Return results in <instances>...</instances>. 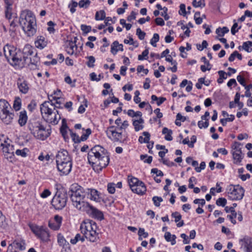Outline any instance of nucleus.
<instances>
[{
  "mask_svg": "<svg viewBox=\"0 0 252 252\" xmlns=\"http://www.w3.org/2000/svg\"><path fill=\"white\" fill-rule=\"evenodd\" d=\"M131 190L134 193L139 195H143L146 191V187L145 184L142 182H140L139 185L136 186Z\"/></svg>",
  "mask_w": 252,
  "mask_h": 252,
  "instance_id": "obj_21",
  "label": "nucleus"
},
{
  "mask_svg": "<svg viewBox=\"0 0 252 252\" xmlns=\"http://www.w3.org/2000/svg\"><path fill=\"white\" fill-rule=\"evenodd\" d=\"M7 226V223L5 221V217L3 216L0 211V227L5 228Z\"/></svg>",
  "mask_w": 252,
  "mask_h": 252,
  "instance_id": "obj_42",
  "label": "nucleus"
},
{
  "mask_svg": "<svg viewBox=\"0 0 252 252\" xmlns=\"http://www.w3.org/2000/svg\"><path fill=\"white\" fill-rule=\"evenodd\" d=\"M28 120V117L26 111H21L19 113L18 123L21 126L26 125Z\"/></svg>",
  "mask_w": 252,
  "mask_h": 252,
  "instance_id": "obj_28",
  "label": "nucleus"
},
{
  "mask_svg": "<svg viewBox=\"0 0 252 252\" xmlns=\"http://www.w3.org/2000/svg\"><path fill=\"white\" fill-rule=\"evenodd\" d=\"M0 146L2 147V152L5 158L12 162L14 158V146L6 143V142H4V143H1Z\"/></svg>",
  "mask_w": 252,
  "mask_h": 252,
  "instance_id": "obj_13",
  "label": "nucleus"
},
{
  "mask_svg": "<svg viewBox=\"0 0 252 252\" xmlns=\"http://www.w3.org/2000/svg\"><path fill=\"white\" fill-rule=\"evenodd\" d=\"M30 228L32 232L42 240L47 241L49 239V233L46 227L32 225L30 226Z\"/></svg>",
  "mask_w": 252,
  "mask_h": 252,
  "instance_id": "obj_11",
  "label": "nucleus"
},
{
  "mask_svg": "<svg viewBox=\"0 0 252 252\" xmlns=\"http://www.w3.org/2000/svg\"><path fill=\"white\" fill-rule=\"evenodd\" d=\"M138 235L143 236L144 238H147L148 236V233L145 232L144 228H140L138 231Z\"/></svg>",
  "mask_w": 252,
  "mask_h": 252,
  "instance_id": "obj_62",
  "label": "nucleus"
},
{
  "mask_svg": "<svg viewBox=\"0 0 252 252\" xmlns=\"http://www.w3.org/2000/svg\"><path fill=\"white\" fill-rule=\"evenodd\" d=\"M47 25L49 26L47 28L48 31L50 33H54L55 32L54 26L55 25V24L53 22L50 21L47 23Z\"/></svg>",
  "mask_w": 252,
  "mask_h": 252,
  "instance_id": "obj_54",
  "label": "nucleus"
},
{
  "mask_svg": "<svg viewBox=\"0 0 252 252\" xmlns=\"http://www.w3.org/2000/svg\"><path fill=\"white\" fill-rule=\"evenodd\" d=\"M11 106L5 100H0V118L6 125L10 124L14 118V113L10 112Z\"/></svg>",
  "mask_w": 252,
  "mask_h": 252,
  "instance_id": "obj_7",
  "label": "nucleus"
},
{
  "mask_svg": "<svg viewBox=\"0 0 252 252\" xmlns=\"http://www.w3.org/2000/svg\"><path fill=\"white\" fill-rule=\"evenodd\" d=\"M62 220V218L59 215H56L54 217V221L56 222V224H58L59 226L60 227L61 223Z\"/></svg>",
  "mask_w": 252,
  "mask_h": 252,
  "instance_id": "obj_63",
  "label": "nucleus"
},
{
  "mask_svg": "<svg viewBox=\"0 0 252 252\" xmlns=\"http://www.w3.org/2000/svg\"><path fill=\"white\" fill-rule=\"evenodd\" d=\"M119 46V42L118 41H115L111 45V52L113 55H116L118 51V47Z\"/></svg>",
  "mask_w": 252,
  "mask_h": 252,
  "instance_id": "obj_39",
  "label": "nucleus"
},
{
  "mask_svg": "<svg viewBox=\"0 0 252 252\" xmlns=\"http://www.w3.org/2000/svg\"><path fill=\"white\" fill-rule=\"evenodd\" d=\"M91 3L90 0H80L78 5L80 8H88Z\"/></svg>",
  "mask_w": 252,
  "mask_h": 252,
  "instance_id": "obj_38",
  "label": "nucleus"
},
{
  "mask_svg": "<svg viewBox=\"0 0 252 252\" xmlns=\"http://www.w3.org/2000/svg\"><path fill=\"white\" fill-rule=\"evenodd\" d=\"M205 167H206L205 162L204 161H202L200 163V166L196 167V168H195V170L196 172H200L201 171V170L204 169Z\"/></svg>",
  "mask_w": 252,
  "mask_h": 252,
  "instance_id": "obj_60",
  "label": "nucleus"
},
{
  "mask_svg": "<svg viewBox=\"0 0 252 252\" xmlns=\"http://www.w3.org/2000/svg\"><path fill=\"white\" fill-rule=\"evenodd\" d=\"M151 99L152 101H157V104L158 106L160 105L166 100V98L163 97L158 98L156 95H152L151 96Z\"/></svg>",
  "mask_w": 252,
  "mask_h": 252,
  "instance_id": "obj_36",
  "label": "nucleus"
},
{
  "mask_svg": "<svg viewBox=\"0 0 252 252\" xmlns=\"http://www.w3.org/2000/svg\"><path fill=\"white\" fill-rule=\"evenodd\" d=\"M17 85L21 93L26 94L28 92L29 87L28 83L23 78H19L17 81Z\"/></svg>",
  "mask_w": 252,
  "mask_h": 252,
  "instance_id": "obj_16",
  "label": "nucleus"
},
{
  "mask_svg": "<svg viewBox=\"0 0 252 252\" xmlns=\"http://www.w3.org/2000/svg\"><path fill=\"white\" fill-rule=\"evenodd\" d=\"M22 52L24 56L26 57V60L28 61L29 59L28 56L32 55L33 53V48L31 45L26 44L24 46Z\"/></svg>",
  "mask_w": 252,
  "mask_h": 252,
  "instance_id": "obj_25",
  "label": "nucleus"
},
{
  "mask_svg": "<svg viewBox=\"0 0 252 252\" xmlns=\"http://www.w3.org/2000/svg\"><path fill=\"white\" fill-rule=\"evenodd\" d=\"M51 194V192L49 191V189H46L44 190V191L41 193L40 196L42 198H46L47 197L49 196Z\"/></svg>",
  "mask_w": 252,
  "mask_h": 252,
  "instance_id": "obj_64",
  "label": "nucleus"
},
{
  "mask_svg": "<svg viewBox=\"0 0 252 252\" xmlns=\"http://www.w3.org/2000/svg\"><path fill=\"white\" fill-rule=\"evenodd\" d=\"M87 58L88 59V61L87 63V65L89 67H93L94 66V63L95 61L94 57L91 56H88Z\"/></svg>",
  "mask_w": 252,
  "mask_h": 252,
  "instance_id": "obj_43",
  "label": "nucleus"
},
{
  "mask_svg": "<svg viewBox=\"0 0 252 252\" xmlns=\"http://www.w3.org/2000/svg\"><path fill=\"white\" fill-rule=\"evenodd\" d=\"M227 202L226 199L224 198H219L216 201V204L222 207L225 206Z\"/></svg>",
  "mask_w": 252,
  "mask_h": 252,
  "instance_id": "obj_52",
  "label": "nucleus"
},
{
  "mask_svg": "<svg viewBox=\"0 0 252 252\" xmlns=\"http://www.w3.org/2000/svg\"><path fill=\"white\" fill-rule=\"evenodd\" d=\"M13 107L16 111H18L20 109L21 107V99L20 97H15Z\"/></svg>",
  "mask_w": 252,
  "mask_h": 252,
  "instance_id": "obj_35",
  "label": "nucleus"
},
{
  "mask_svg": "<svg viewBox=\"0 0 252 252\" xmlns=\"http://www.w3.org/2000/svg\"><path fill=\"white\" fill-rule=\"evenodd\" d=\"M13 247H15V249H18L20 251H23L25 249V243L23 240L20 241L15 240L12 243L9 245L8 249L9 250H11Z\"/></svg>",
  "mask_w": 252,
  "mask_h": 252,
  "instance_id": "obj_18",
  "label": "nucleus"
},
{
  "mask_svg": "<svg viewBox=\"0 0 252 252\" xmlns=\"http://www.w3.org/2000/svg\"><path fill=\"white\" fill-rule=\"evenodd\" d=\"M88 159L90 164L97 165L100 170L107 166L109 162V157L105 154V149L99 145H95L91 149L88 153Z\"/></svg>",
  "mask_w": 252,
  "mask_h": 252,
  "instance_id": "obj_2",
  "label": "nucleus"
},
{
  "mask_svg": "<svg viewBox=\"0 0 252 252\" xmlns=\"http://www.w3.org/2000/svg\"><path fill=\"white\" fill-rule=\"evenodd\" d=\"M49 101H45L41 105L40 111L43 118L50 124L57 125L61 119V116L58 110L55 111L50 107Z\"/></svg>",
  "mask_w": 252,
  "mask_h": 252,
  "instance_id": "obj_6",
  "label": "nucleus"
},
{
  "mask_svg": "<svg viewBox=\"0 0 252 252\" xmlns=\"http://www.w3.org/2000/svg\"><path fill=\"white\" fill-rule=\"evenodd\" d=\"M68 195L72 202L73 205L77 209H81L82 204L81 203H88L85 200L87 197L91 200L99 201V196L98 191L94 189H83L80 186L75 184L72 185L68 191Z\"/></svg>",
  "mask_w": 252,
  "mask_h": 252,
  "instance_id": "obj_1",
  "label": "nucleus"
},
{
  "mask_svg": "<svg viewBox=\"0 0 252 252\" xmlns=\"http://www.w3.org/2000/svg\"><path fill=\"white\" fill-rule=\"evenodd\" d=\"M48 226L50 228H51L54 230H58L60 228L59 225L56 224V222H55L54 221L52 222L51 221H49Z\"/></svg>",
  "mask_w": 252,
  "mask_h": 252,
  "instance_id": "obj_56",
  "label": "nucleus"
},
{
  "mask_svg": "<svg viewBox=\"0 0 252 252\" xmlns=\"http://www.w3.org/2000/svg\"><path fill=\"white\" fill-rule=\"evenodd\" d=\"M241 144L238 142H234L233 144L232 145V152H239V151H242L241 148H240V146Z\"/></svg>",
  "mask_w": 252,
  "mask_h": 252,
  "instance_id": "obj_41",
  "label": "nucleus"
},
{
  "mask_svg": "<svg viewBox=\"0 0 252 252\" xmlns=\"http://www.w3.org/2000/svg\"><path fill=\"white\" fill-rule=\"evenodd\" d=\"M17 48L13 46L9 45L7 44L5 45L3 47V52L5 58L7 59L8 61H9V59L11 58H13L15 56V53L16 52Z\"/></svg>",
  "mask_w": 252,
  "mask_h": 252,
  "instance_id": "obj_15",
  "label": "nucleus"
},
{
  "mask_svg": "<svg viewBox=\"0 0 252 252\" xmlns=\"http://www.w3.org/2000/svg\"><path fill=\"white\" fill-rule=\"evenodd\" d=\"M164 238L167 242H171L172 245L176 244V236L175 235H172L170 232H166L164 234Z\"/></svg>",
  "mask_w": 252,
  "mask_h": 252,
  "instance_id": "obj_32",
  "label": "nucleus"
},
{
  "mask_svg": "<svg viewBox=\"0 0 252 252\" xmlns=\"http://www.w3.org/2000/svg\"><path fill=\"white\" fill-rule=\"evenodd\" d=\"M208 119H207L205 122H203L202 121H200L198 122V126L200 128H207L209 126V122Z\"/></svg>",
  "mask_w": 252,
  "mask_h": 252,
  "instance_id": "obj_50",
  "label": "nucleus"
},
{
  "mask_svg": "<svg viewBox=\"0 0 252 252\" xmlns=\"http://www.w3.org/2000/svg\"><path fill=\"white\" fill-rule=\"evenodd\" d=\"M179 13L184 16H186L187 14V11L186 10V5L185 4L182 3L180 5V10Z\"/></svg>",
  "mask_w": 252,
  "mask_h": 252,
  "instance_id": "obj_51",
  "label": "nucleus"
},
{
  "mask_svg": "<svg viewBox=\"0 0 252 252\" xmlns=\"http://www.w3.org/2000/svg\"><path fill=\"white\" fill-rule=\"evenodd\" d=\"M28 127L35 137L42 140L46 139L51 134V128L46 129L36 119H31L28 123Z\"/></svg>",
  "mask_w": 252,
  "mask_h": 252,
  "instance_id": "obj_4",
  "label": "nucleus"
},
{
  "mask_svg": "<svg viewBox=\"0 0 252 252\" xmlns=\"http://www.w3.org/2000/svg\"><path fill=\"white\" fill-rule=\"evenodd\" d=\"M228 32L229 29L226 27H223L222 28H219L217 29L216 32L219 36H223L224 34Z\"/></svg>",
  "mask_w": 252,
  "mask_h": 252,
  "instance_id": "obj_34",
  "label": "nucleus"
},
{
  "mask_svg": "<svg viewBox=\"0 0 252 252\" xmlns=\"http://www.w3.org/2000/svg\"><path fill=\"white\" fill-rule=\"evenodd\" d=\"M26 150V149H24L22 150L18 149L16 151L15 153L17 156H21L22 157H26L27 156V153L25 152V150Z\"/></svg>",
  "mask_w": 252,
  "mask_h": 252,
  "instance_id": "obj_58",
  "label": "nucleus"
},
{
  "mask_svg": "<svg viewBox=\"0 0 252 252\" xmlns=\"http://www.w3.org/2000/svg\"><path fill=\"white\" fill-rule=\"evenodd\" d=\"M232 154L235 164H239L242 161L244 156L242 151H239V152H232Z\"/></svg>",
  "mask_w": 252,
  "mask_h": 252,
  "instance_id": "obj_27",
  "label": "nucleus"
},
{
  "mask_svg": "<svg viewBox=\"0 0 252 252\" xmlns=\"http://www.w3.org/2000/svg\"><path fill=\"white\" fill-rule=\"evenodd\" d=\"M81 204L82 207L78 209L79 210L86 212L92 217L98 220H101L104 219L103 214L101 211L91 205L89 203L82 202Z\"/></svg>",
  "mask_w": 252,
  "mask_h": 252,
  "instance_id": "obj_9",
  "label": "nucleus"
},
{
  "mask_svg": "<svg viewBox=\"0 0 252 252\" xmlns=\"http://www.w3.org/2000/svg\"><path fill=\"white\" fill-rule=\"evenodd\" d=\"M237 206L236 203H233L232 206L230 207H228V206H226L225 207V211L226 213L231 212L232 215L233 216L234 218H236L237 213L235 211L234 208Z\"/></svg>",
  "mask_w": 252,
  "mask_h": 252,
  "instance_id": "obj_33",
  "label": "nucleus"
},
{
  "mask_svg": "<svg viewBox=\"0 0 252 252\" xmlns=\"http://www.w3.org/2000/svg\"><path fill=\"white\" fill-rule=\"evenodd\" d=\"M152 200L154 202V205L156 207H159L160 206V202L163 201V199L161 197L155 196L153 197Z\"/></svg>",
  "mask_w": 252,
  "mask_h": 252,
  "instance_id": "obj_45",
  "label": "nucleus"
},
{
  "mask_svg": "<svg viewBox=\"0 0 252 252\" xmlns=\"http://www.w3.org/2000/svg\"><path fill=\"white\" fill-rule=\"evenodd\" d=\"M163 11L161 12V15L164 17L165 20H168L169 19V16L168 15L167 13L168 11L167 8L166 7H163Z\"/></svg>",
  "mask_w": 252,
  "mask_h": 252,
  "instance_id": "obj_61",
  "label": "nucleus"
},
{
  "mask_svg": "<svg viewBox=\"0 0 252 252\" xmlns=\"http://www.w3.org/2000/svg\"><path fill=\"white\" fill-rule=\"evenodd\" d=\"M47 44V41L45 40L44 37L42 36H38L37 40L35 41V46L40 49H42L46 47Z\"/></svg>",
  "mask_w": 252,
  "mask_h": 252,
  "instance_id": "obj_24",
  "label": "nucleus"
},
{
  "mask_svg": "<svg viewBox=\"0 0 252 252\" xmlns=\"http://www.w3.org/2000/svg\"><path fill=\"white\" fill-rule=\"evenodd\" d=\"M245 189L239 185L237 186L231 185L228 191L229 198L232 200H241L244 195Z\"/></svg>",
  "mask_w": 252,
  "mask_h": 252,
  "instance_id": "obj_10",
  "label": "nucleus"
},
{
  "mask_svg": "<svg viewBox=\"0 0 252 252\" xmlns=\"http://www.w3.org/2000/svg\"><path fill=\"white\" fill-rule=\"evenodd\" d=\"M67 199L66 191H57L51 201V204L55 209L61 210L65 206Z\"/></svg>",
  "mask_w": 252,
  "mask_h": 252,
  "instance_id": "obj_8",
  "label": "nucleus"
},
{
  "mask_svg": "<svg viewBox=\"0 0 252 252\" xmlns=\"http://www.w3.org/2000/svg\"><path fill=\"white\" fill-rule=\"evenodd\" d=\"M81 29L85 34H87L92 30V27L90 26H87L86 25H81Z\"/></svg>",
  "mask_w": 252,
  "mask_h": 252,
  "instance_id": "obj_53",
  "label": "nucleus"
},
{
  "mask_svg": "<svg viewBox=\"0 0 252 252\" xmlns=\"http://www.w3.org/2000/svg\"><path fill=\"white\" fill-rule=\"evenodd\" d=\"M64 158H67V159H68V153L66 150L63 149L59 151L56 156L57 164L63 163V161H61L62 159Z\"/></svg>",
  "mask_w": 252,
  "mask_h": 252,
  "instance_id": "obj_23",
  "label": "nucleus"
},
{
  "mask_svg": "<svg viewBox=\"0 0 252 252\" xmlns=\"http://www.w3.org/2000/svg\"><path fill=\"white\" fill-rule=\"evenodd\" d=\"M159 36L158 34L154 33L153 38L151 39L150 43L152 46L156 47H157V42L159 41Z\"/></svg>",
  "mask_w": 252,
  "mask_h": 252,
  "instance_id": "obj_40",
  "label": "nucleus"
},
{
  "mask_svg": "<svg viewBox=\"0 0 252 252\" xmlns=\"http://www.w3.org/2000/svg\"><path fill=\"white\" fill-rule=\"evenodd\" d=\"M132 124L134 127V129L136 131H138L144 128V126L140 125L135 121V120H132Z\"/></svg>",
  "mask_w": 252,
  "mask_h": 252,
  "instance_id": "obj_48",
  "label": "nucleus"
},
{
  "mask_svg": "<svg viewBox=\"0 0 252 252\" xmlns=\"http://www.w3.org/2000/svg\"><path fill=\"white\" fill-rule=\"evenodd\" d=\"M14 55L13 58H12V65L24 66L28 63L20 49L17 48Z\"/></svg>",
  "mask_w": 252,
  "mask_h": 252,
  "instance_id": "obj_12",
  "label": "nucleus"
},
{
  "mask_svg": "<svg viewBox=\"0 0 252 252\" xmlns=\"http://www.w3.org/2000/svg\"><path fill=\"white\" fill-rule=\"evenodd\" d=\"M81 232L85 237L91 242H94L98 239L96 223L93 220L84 221L80 225Z\"/></svg>",
  "mask_w": 252,
  "mask_h": 252,
  "instance_id": "obj_5",
  "label": "nucleus"
},
{
  "mask_svg": "<svg viewBox=\"0 0 252 252\" xmlns=\"http://www.w3.org/2000/svg\"><path fill=\"white\" fill-rule=\"evenodd\" d=\"M128 182L129 184V186L131 189V190L133 189L136 186L139 185L140 182H142V181H139L137 178L131 177L130 178V176H128Z\"/></svg>",
  "mask_w": 252,
  "mask_h": 252,
  "instance_id": "obj_29",
  "label": "nucleus"
},
{
  "mask_svg": "<svg viewBox=\"0 0 252 252\" xmlns=\"http://www.w3.org/2000/svg\"><path fill=\"white\" fill-rule=\"evenodd\" d=\"M66 51L69 55H73L77 49V46L76 44V40H67L65 43Z\"/></svg>",
  "mask_w": 252,
  "mask_h": 252,
  "instance_id": "obj_17",
  "label": "nucleus"
},
{
  "mask_svg": "<svg viewBox=\"0 0 252 252\" xmlns=\"http://www.w3.org/2000/svg\"><path fill=\"white\" fill-rule=\"evenodd\" d=\"M39 60V58L37 57V54L36 53V54L33 57V59H32L31 58L30 59V62L28 61V63H27V64H29L31 63V64H33L35 65H37V63H38Z\"/></svg>",
  "mask_w": 252,
  "mask_h": 252,
  "instance_id": "obj_47",
  "label": "nucleus"
},
{
  "mask_svg": "<svg viewBox=\"0 0 252 252\" xmlns=\"http://www.w3.org/2000/svg\"><path fill=\"white\" fill-rule=\"evenodd\" d=\"M69 131H70V136L72 139V140L75 143H80V137H79V136L77 135L76 133H73L72 130L71 129H69Z\"/></svg>",
  "mask_w": 252,
  "mask_h": 252,
  "instance_id": "obj_46",
  "label": "nucleus"
},
{
  "mask_svg": "<svg viewBox=\"0 0 252 252\" xmlns=\"http://www.w3.org/2000/svg\"><path fill=\"white\" fill-rule=\"evenodd\" d=\"M243 243L242 245L246 249V252H252V239L245 237L240 240Z\"/></svg>",
  "mask_w": 252,
  "mask_h": 252,
  "instance_id": "obj_20",
  "label": "nucleus"
},
{
  "mask_svg": "<svg viewBox=\"0 0 252 252\" xmlns=\"http://www.w3.org/2000/svg\"><path fill=\"white\" fill-rule=\"evenodd\" d=\"M162 133L163 134L165 135L164 138L166 140L171 141L173 139L172 136L173 132L171 129H169L167 127H164L162 129Z\"/></svg>",
  "mask_w": 252,
  "mask_h": 252,
  "instance_id": "obj_30",
  "label": "nucleus"
},
{
  "mask_svg": "<svg viewBox=\"0 0 252 252\" xmlns=\"http://www.w3.org/2000/svg\"><path fill=\"white\" fill-rule=\"evenodd\" d=\"M142 134L145 137L144 138L143 136H140L138 139L139 142L140 143H149L150 139V134L148 132L144 131L142 133Z\"/></svg>",
  "mask_w": 252,
  "mask_h": 252,
  "instance_id": "obj_31",
  "label": "nucleus"
},
{
  "mask_svg": "<svg viewBox=\"0 0 252 252\" xmlns=\"http://www.w3.org/2000/svg\"><path fill=\"white\" fill-rule=\"evenodd\" d=\"M95 19L96 20H102L105 19V25L108 26L109 24V21H112V18L110 17H105V12L104 10H101L97 11L95 13Z\"/></svg>",
  "mask_w": 252,
  "mask_h": 252,
  "instance_id": "obj_19",
  "label": "nucleus"
},
{
  "mask_svg": "<svg viewBox=\"0 0 252 252\" xmlns=\"http://www.w3.org/2000/svg\"><path fill=\"white\" fill-rule=\"evenodd\" d=\"M91 134V130L90 128H88L86 130V133H84L82 135L81 137L80 138V140L81 141H84L86 140L89 136Z\"/></svg>",
  "mask_w": 252,
  "mask_h": 252,
  "instance_id": "obj_44",
  "label": "nucleus"
},
{
  "mask_svg": "<svg viewBox=\"0 0 252 252\" xmlns=\"http://www.w3.org/2000/svg\"><path fill=\"white\" fill-rule=\"evenodd\" d=\"M19 23L23 31L29 36H32L35 33L36 19L31 11L27 9L22 11L19 20Z\"/></svg>",
  "mask_w": 252,
  "mask_h": 252,
  "instance_id": "obj_3",
  "label": "nucleus"
},
{
  "mask_svg": "<svg viewBox=\"0 0 252 252\" xmlns=\"http://www.w3.org/2000/svg\"><path fill=\"white\" fill-rule=\"evenodd\" d=\"M114 126H111L108 128V129L111 132L114 139L115 141H120L122 139V133L121 132H118L114 130Z\"/></svg>",
  "mask_w": 252,
  "mask_h": 252,
  "instance_id": "obj_26",
  "label": "nucleus"
},
{
  "mask_svg": "<svg viewBox=\"0 0 252 252\" xmlns=\"http://www.w3.org/2000/svg\"><path fill=\"white\" fill-rule=\"evenodd\" d=\"M58 243L60 246L62 247L63 249H68L70 250V246L69 243L65 240L63 236L61 234H58Z\"/></svg>",
  "mask_w": 252,
  "mask_h": 252,
  "instance_id": "obj_22",
  "label": "nucleus"
},
{
  "mask_svg": "<svg viewBox=\"0 0 252 252\" xmlns=\"http://www.w3.org/2000/svg\"><path fill=\"white\" fill-rule=\"evenodd\" d=\"M172 216L175 218L176 222L179 221L182 218L181 215L177 212L172 213Z\"/></svg>",
  "mask_w": 252,
  "mask_h": 252,
  "instance_id": "obj_59",
  "label": "nucleus"
},
{
  "mask_svg": "<svg viewBox=\"0 0 252 252\" xmlns=\"http://www.w3.org/2000/svg\"><path fill=\"white\" fill-rule=\"evenodd\" d=\"M115 184L113 183H109L107 185V190L110 193L113 194L115 191Z\"/></svg>",
  "mask_w": 252,
  "mask_h": 252,
  "instance_id": "obj_57",
  "label": "nucleus"
},
{
  "mask_svg": "<svg viewBox=\"0 0 252 252\" xmlns=\"http://www.w3.org/2000/svg\"><path fill=\"white\" fill-rule=\"evenodd\" d=\"M78 5V3L73 0L71 1V4H69L68 7L70 8V11L71 13H73L75 12L76 7Z\"/></svg>",
  "mask_w": 252,
  "mask_h": 252,
  "instance_id": "obj_49",
  "label": "nucleus"
},
{
  "mask_svg": "<svg viewBox=\"0 0 252 252\" xmlns=\"http://www.w3.org/2000/svg\"><path fill=\"white\" fill-rule=\"evenodd\" d=\"M192 4L194 7H204L205 6V0H200L198 1H197L196 0H193Z\"/></svg>",
  "mask_w": 252,
  "mask_h": 252,
  "instance_id": "obj_37",
  "label": "nucleus"
},
{
  "mask_svg": "<svg viewBox=\"0 0 252 252\" xmlns=\"http://www.w3.org/2000/svg\"><path fill=\"white\" fill-rule=\"evenodd\" d=\"M136 34L140 40H142L144 38L146 33L142 32L140 28H137L136 30Z\"/></svg>",
  "mask_w": 252,
  "mask_h": 252,
  "instance_id": "obj_55",
  "label": "nucleus"
},
{
  "mask_svg": "<svg viewBox=\"0 0 252 252\" xmlns=\"http://www.w3.org/2000/svg\"><path fill=\"white\" fill-rule=\"evenodd\" d=\"M58 170L63 175H67L71 171L72 162L59 163L57 164Z\"/></svg>",
  "mask_w": 252,
  "mask_h": 252,
  "instance_id": "obj_14",
  "label": "nucleus"
}]
</instances>
